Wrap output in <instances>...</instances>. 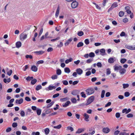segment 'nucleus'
<instances>
[{
	"label": "nucleus",
	"instance_id": "nucleus-26",
	"mask_svg": "<svg viewBox=\"0 0 135 135\" xmlns=\"http://www.w3.org/2000/svg\"><path fill=\"white\" fill-rule=\"evenodd\" d=\"M37 81V80L35 79H34L32 80L31 81V83L32 85L35 84Z\"/></svg>",
	"mask_w": 135,
	"mask_h": 135
},
{
	"label": "nucleus",
	"instance_id": "nucleus-28",
	"mask_svg": "<svg viewBox=\"0 0 135 135\" xmlns=\"http://www.w3.org/2000/svg\"><path fill=\"white\" fill-rule=\"evenodd\" d=\"M124 14V12L123 11H120L119 13V16L120 17H122Z\"/></svg>",
	"mask_w": 135,
	"mask_h": 135
},
{
	"label": "nucleus",
	"instance_id": "nucleus-6",
	"mask_svg": "<svg viewBox=\"0 0 135 135\" xmlns=\"http://www.w3.org/2000/svg\"><path fill=\"white\" fill-rule=\"evenodd\" d=\"M78 5V3L76 1H74L71 4V7L73 8H76Z\"/></svg>",
	"mask_w": 135,
	"mask_h": 135
},
{
	"label": "nucleus",
	"instance_id": "nucleus-16",
	"mask_svg": "<svg viewBox=\"0 0 135 135\" xmlns=\"http://www.w3.org/2000/svg\"><path fill=\"white\" fill-rule=\"evenodd\" d=\"M31 70L34 72H36L37 70V68L35 65L32 66L31 68Z\"/></svg>",
	"mask_w": 135,
	"mask_h": 135
},
{
	"label": "nucleus",
	"instance_id": "nucleus-33",
	"mask_svg": "<svg viewBox=\"0 0 135 135\" xmlns=\"http://www.w3.org/2000/svg\"><path fill=\"white\" fill-rule=\"evenodd\" d=\"M105 92V91L104 90H103L102 91L101 95V98H103L104 97Z\"/></svg>",
	"mask_w": 135,
	"mask_h": 135
},
{
	"label": "nucleus",
	"instance_id": "nucleus-32",
	"mask_svg": "<svg viewBox=\"0 0 135 135\" xmlns=\"http://www.w3.org/2000/svg\"><path fill=\"white\" fill-rule=\"evenodd\" d=\"M89 56L91 57H93L95 56V54L94 53L91 52L89 54Z\"/></svg>",
	"mask_w": 135,
	"mask_h": 135
},
{
	"label": "nucleus",
	"instance_id": "nucleus-8",
	"mask_svg": "<svg viewBox=\"0 0 135 135\" xmlns=\"http://www.w3.org/2000/svg\"><path fill=\"white\" fill-rule=\"evenodd\" d=\"M124 9L128 14H130L131 13V12L130 10V7L129 6L125 7Z\"/></svg>",
	"mask_w": 135,
	"mask_h": 135
},
{
	"label": "nucleus",
	"instance_id": "nucleus-25",
	"mask_svg": "<svg viewBox=\"0 0 135 135\" xmlns=\"http://www.w3.org/2000/svg\"><path fill=\"white\" fill-rule=\"evenodd\" d=\"M73 59L71 58H69V59H67L65 61V63L66 64H68L69 62H70L72 61Z\"/></svg>",
	"mask_w": 135,
	"mask_h": 135
},
{
	"label": "nucleus",
	"instance_id": "nucleus-14",
	"mask_svg": "<svg viewBox=\"0 0 135 135\" xmlns=\"http://www.w3.org/2000/svg\"><path fill=\"white\" fill-rule=\"evenodd\" d=\"M23 99L22 98H21L19 100L18 99L16 100V104H20L23 102Z\"/></svg>",
	"mask_w": 135,
	"mask_h": 135
},
{
	"label": "nucleus",
	"instance_id": "nucleus-62",
	"mask_svg": "<svg viewBox=\"0 0 135 135\" xmlns=\"http://www.w3.org/2000/svg\"><path fill=\"white\" fill-rule=\"evenodd\" d=\"M80 62V60H78L76 61H74V63H75L76 65H78L79 62Z\"/></svg>",
	"mask_w": 135,
	"mask_h": 135
},
{
	"label": "nucleus",
	"instance_id": "nucleus-24",
	"mask_svg": "<svg viewBox=\"0 0 135 135\" xmlns=\"http://www.w3.org/2000/svg\"><path fill=\"white\" fill-rule=\"evenodd\" d=\"M64 71L66 73H69L70 72V70L69 68H65L64 69Z\"/></svg>",
	"mask_w": 135,
	"mask_h": 135
},
{
	"label": "nucleus",
	"instance_id": "nucleus-59",
	"mask_svg": "<svg viewBox=\"0 0 135 135\" xmlns=\"http://www.w3.org/2000/svg\"><path fill=\"white\" fill-rule=\"evenodd\" d=\"M91 74V72L90 71H89L86 72V73L85 75L86 76H89Z\"/></svg>",
	"mask_w": 135,
	"mask_h": 135
},
{
	"label": "nucleus",
	"instance_id": "nucleus-55",
	"mask_svg": "<svg viewBox=\"0 0 135 135\" xmlns=\"http://www.w3.org/2000/svg\"><path fill=\"white\" fill-rule=\"evenodd\" d=\"M59 95V93H57L53 95L52 97L54 98H55L58 97Z\"/></svg>",
	"mask_w": 135,
	"mask_h": 135
},
{
	"label": "nucleus",
	"instance_id": "nucleus-40",
	"mask_svg": "<svg viewBox=\"0 0 135 135\" xmlns=\"http://www.w3.org/2000/svg\"><path fill=\"white\" fill-rule=\"evenodd\" d=\"M57 78V76L56 75H53L51 77V78L53 80H54L55 79H56Z\"/></svg>",
	"mask_w": 135,
	"mask_h": 135
},
{
	"label": "nucleus",
	"instance_id": "nucleus-12",
	"mask_svg": "<svg viewBox=\"0 0 135 135\" xmlns=\"http://www.w3.org/2000/svg\"><path fill=\"white\" fill-rule=\"evenodd\" d=\"M114 67V70L115 71H117L120 70L122 68V67L120 65L119 66H117L116 65H115Z\"/></svg>",
	"mask_w": 135,
	"mask_h": 135
},
{
	"label": "nucleus",
	"instance_id": "nucleus-17",
	"mask_svg": "<svg viewBox=\"0 0 135 135\" xmlns=\"http://www.w3.org/2000/svg\"><path fill=\"white\" fill-rule=\"evenodd\" d=\"M60 11L59 7L58 6L56 9V13L55 15V17L56 18L59 15Z\"/></svg>",
	"mask_w": 135,
	"mask_h": 135
},
{
	"label": "nucleus",
	"instance_id": "nucleus-35",
	"mask_svg": "<svg viewBox=\"0 0 135 135\" xmlns=\"http://www.w3.org/2000/svg\"><path fill=\"white\" fill-rule=\"evenodd\" d=\"M126 59H122L120 60V62L122 64H124L126 61Z\"/></svg>",
	"mask_w": 135,
	"mask_h": 135
},
{
	"label": "nucleus",
	"instance_id": "nucleus-53",
	"mask_svg": "<svg viewBox=\"0 0 135 135\" xmlns=\"http://www.w3.org/2000/svg\"><path fill=\"white\" fill-rule=\"evenodd\" d=\"M12 73V70H9V71L7 72V74L9 76H10L11 75Z\"/></svg>",
	"mask_w": 135,
	"mask_h": 135
},
{
	"label": "nucleus",
	"instance_id": "nucleus-10",
	"mask_svg": "<svg viewBox=\"0 0 135 135\" xmlns=\"http://www.w3.org/2000/svg\"><path fill=\"white\" fill-rule=\"evenodd\" d=\"M83 116L84 117V120L86 122H88L89 121L88 118L89 117V116L87 114L85 113L84 114Z\"/></svg>",
	"mask_w": 135,
	"mask_h": 135
},
{
	"label": "nucleus",
	"instance_id": "nucleus-9",
	"mask_svg": "<svg viewBox=\"0 0 135 135\" xmlns=\"http://www.w3.org/2000/svg\"><path fill=\"white\" fill-rule=\"evenodd\" d=\"M125 47L126 48L130 50H135V46H133L129 45H126Z\"/></svg>",
	"mask_w": 135,
	"mask_h": 135
},
{
	"label": "nucleus",
	"instance_id": "nucleus-7",
	"mask_svg": "<svg viewBox=\"0 0 135 135\" xmlns=\"http://www.w3.org/2000/svg\"><path fill=\"white\" fill-rule=\"evenodd\" d=\"M80 92V91L78 90H75L73 91L71 94L74 95H76L78 94Z\"/></svg>",
	"mask_w": 135,
	"mask_h": 135
},
{
	"label": "nucleus",
	"instance_id": "nucleus-5",
	"mask_svg": "<svg viewBox=\"0 0 135 135\" xmlns=\"http://www.w3.org/2000/svg\"><path fill=\"white\" fill-rule=\"evenodd\" d=\"M116 59L115 57L110 58L108 60V62L110 64H112L116 61Z\"/></svg>",
	"mask_w": 135,
	"mask_h": 135
},
{
	"label": "nucleus",
	"instance_id": "nucleus-39",
	"mask_svg": "<svg viewBox=\"0 0 135 135\" xmlns=\"http://www.w3.org/2000/svg\"><path fill=\"white\" fill-rule=\"evenodd\" d=\"M25 57L27 59H32V56L31 55H26Z\"/></svg>",
	"mask_w": 135,
	"mask_h": 135
},
{
	"label": "nucleus",
	"instance_id": "nucleus-58",
	"mask_svg": "<svg viewBox=\"0 0 135 135\" xmlns=\"http://www.w3.org/2000/svg\"><path fill=\"white\" fill-rule=\"evenodd\" d=\"M128 20L127 18H124L123 20V22L126 23L128 21Z\"/></svg>",
	"mask_w": 135,
	"mask_h": 135
},
{
	"label": "nucleus",
	"instance_id": "nucleus-20",
	"mask_svg": "<svg viewBox=\"0 0 135 135\" xmlns=\"http://www.w3.org/2000/svg\"><path fill=\"white\" fill-rule=\"evenodd\" d=\"M84 128H79L78 129V131L76 132V133H80L83 132L84 131Z\"/></svg>",
	"mask_w": 135,
	"mask_h": 135
},
{
	"label": "nucleus",
	"instance_id": "nucleus-56",
	"mask_svg": "<svg viewBox=\"0 0 135 135\" xmlns=\"http://www.w3.org/2000/svg\"><path fill=\"white\" fill-rule=\"evenodd\" d=\"M20 114L22 117H24L25 115V113L24 111H21L20 113Z\"/></svg>",
	"mask_w": 135,
	"mask_h": 135
},
{
	"label": "nucleus",
	"instance_id": "nucleus-49",
	"mask_svg": "<svg viewBox=\"0 0 135 135\" xmlns=\"http://www.w3.org/2000/svg\"><path fill=\"white\" fill-rule=\"evenodd\" d=\"M12 126L13 127L15 128L17 126V123L14 122L12 124Z\"/></svg>",
	"mask_w": 135,
	"mask_h": 135
},
{
	"label": "nucleus",
	"instance_id": "nucleus-27",
	"mask_svg": "<svg viewBox=\"0 0 135 135\" xmlns=\"http://www.w3.org/2000/svg\"><path fill=\"white\" fill-rule=\"evenodd\" d=\"M44 132H45L46 134L47 135L48 134L49 132V129L48 128H46L44 130Z\"/></svg>",
	"mask_w": 135,
	"mask_h": 135
},
{
	"label": "nucleus",
	"instance_id": "nucleus-15",
	"mask_svg": "<svg viewBox=\"0 0 135 135\" xmlns=\"http://www.w3.org/2000/svg\"><path fill=\"white\" fill-rule=\"evenodd\" d=\"M56 88V87L55 86H51V85H50L48 87V88H46L45 89L46 90H52L53 89H55Z\"/></svg>",
	"mask_w": 135,
	"mask_h": 135
},
{
	"label": "nucleus",
	"instance_id": "nucleus-50",
	"mask_svg": "<svg viewBox=\"0 0 135 135\" xmlns=\"http://www.w3.org/2000/svg\"><path fill=\"white\" fill-rule=\"evenodd\" d=\"M61 127V124H59L57 126H54V128H57V129H59Z\"/></svg>",
	"mask_w": 135,
	"mask_h": 135
},
{
	"label": "nucleus",
	"instance_id": "nucleus-48",
	"mask_svg": "<svg viewBox=\"0 0 135 135\" xmlns=\"http://www.w3.org/2000/svg\"><path fill=\"white\" fill-rule=\"evenodd\" d=\"M67 128L68 129L70 130L71 132H72L74 131L73 128L70 126H68L67 127Z\"/></svg>",
	"mask_w": 135,
	"mask_h": 135
},
{
	"label": "nucleus",
	"instance_id": "nucleus-43",
	"mask_svg": "<svg viewBox=\"0 0 135 135\" xmlns=\"http://www.w3.org/2000/svg\"><path fill=\"white\" fill-rule=\"evenodd\" d=\"M71 101L73 103H75L76 102V99L75 98L71 99Z\"/></svg>",
	"mask_w": 135,
	"mask_h": 135
},
{
	"label": "nucleus",
	"instance_id": "nucleus-46",
	"mask_svg": "<svg viewBox=\"0 0 135 135\" xmlns=\"http://www.w3.org/2000/svg\"><path fill=\"white\" fill-rule=\"evenodd\" d=\"M60 38V37H57L55 39L51 40V41L52 42L54 41H55L59 40Z\"/></svg>",
	"mask_w": 135,
	"mask_h": 135
},
{
	"label": "nucleus",
	"instance_id": "nucleus-51",
	"mask_svg": "<svg viewBox=\"0 0 135 135\" xmlns=\"http://www.w3.org/2000/svg\"><path fill=\"white\" fill-rule=\"evenodd\" d=\"M119 135H129V134L126 132H120L119 133Z\"/></svg>",
	"mask_w": 135,
	"mask_h": 135
},
{
	"label": "nucleus",
	"instance_id": "nucleus-29",
	"mask_svg": "<svg viewBox=\"0 0 135 135\" xmlns=\"http://www.w3.org/2000/svg\"><path fill=\"white\" fill-rule=\"evenodd\" d=\"M36 112L37 115H40L41 114V109L37 108Z\"/></svg>",
	"mask_w": 135,
	"mask_h": 135
},
{
	"label": "nucleus",
	"instance_id": "nucleus-44",
	"mask_svg": "<svg viewBox=\"0 0 135 135\" xmlns=\"http://www.w3.org/2000/svg\"><path fill=\"white\" fill-rule=\"evenodd\" d=\"M63 84L65 85H67L68 84V81L66 80H63L62 81Z\"/></svg>",
	"mask_w": 135,
	"mask_h": 135
},
{
	"label": "nucleus",
	"instance_id": "nucleus-19",
	"mask_svg": "<svg viewBox=\"0 0 135 135\" xmlns=\"http://www.w3.org/2000/svg\"><path fill=\"white\" fill-rule=\"evenodd\" d=\"M100 52H101L100 54L102 55H104L105 54V50L104 49H101L100 51Z\"/></svg>",
	"mask_w": 135,
	"mask_h": 135
},
{
	"label": "nucleus",
	"instance_id": "nucleus-64",
	"mask_svg": "<svg viewBox=\"0 0 135 135\" xmlns=\"http://www.w3.org/2000/svg\"><path fill=\"white\" fill-rule=\"evenodd\" d=\"M110 95V93L109 92H107L105 94V96L106 97H109Z\"/></svg>",
	"mask_w": 135,
	"mask_h": 135
},
{
	"label": "nucleus",
	"instance_id": "nucleus-11",
	"mask_svg": "<svg viewBox=\"0 0 135 135\" xmlns=\"http://www.w3.org/2000/svg\"><path fill=\"white\" fill-rule=\"evenodd\" d=\"M76 71L77 73L79 75H81V74L83 72V70L80 68L77 69Z\"/></svg>",
	"mask_w": 135,
	"mask_h": 135
},
{
	"label": "nucleus",
	"instance_id": "nucleus-22",
	"mask_svg": "<svg viewBox=\"0 0 135 135\" xmlns=\"http://www.w3.org/2000/svg\"><path fill=\"white\" fill-rule=\"evenodd\" d=\"M21 43L20 41H18L16 43V47L17 48H19L21 46Z\"/></svg>",
	"mask_w": 135,
	"mask_h": 135
},
{
	"label": "nucleus",
	"instance_id": "nucleus-60",
	"mask_svg": "<svg viewBox=\"0 0 135 135\" xmlns=\"http://www.w3.org/2000/svg\"><path fill=\"white\" fill-rule=\"evenodd\" d=\"M25 100L27 101H31V99L28 97H26L25 98Z\"/></svg>",
	"mask_w": 135,
	"mask_h": 135
},
{
	"label": "nucleus",
	"instance_id": "nucleus-38",
	"mask_svg": "<svg viewBox=\"0 0 135 135\" xmlns=\"http://www.w3.org/2000/svg\"><path fill=\"white\" fill-rule=\"evenodd\" d=\"M78 35L79 36H81L84 35V32L82 31L79 32L78 33Z\"/></svg>",
	"mask_w": 135,
	"mask_h": 135
},
{
	"label": "nucleus",
	"instance_id": "nucleus-18",
	"mask_svg": "<svg viewBox=\"0 0 135 135\" xmlns=\"http://www.w3.org/2000/svg\"><path fill=\"white\" fill-rule=\"evenodd\" d=\"M126 71V70L125 69L122 68L119 70V73L121 74H124Z\"/></svg>",
	"mask_w": 135,
	"mask_h": 135
},
{
	"label": "nucleus",
	"instance_id": "nucleus-61",
	"mask_svg": "<svg viewBox=\"0 0 135 135\" xmlns=\"http://www.w3.org/2000/svg\"><path fill=\"white\" fill-rule=\"evenodd\" d=\"M93 61V59H88L86 61V62L88 63H90Z\"/></svg>",
	"mask_w": 135,
	"mask_h": 135
},
{
	"label": "nucleus",
	"instance_id": "nucleus-57",
	"mask_svg": "<svg viewBox=\"0 0 135 135\" xmlns=\"http://www.w3.org/2000/svg\"><path fill=\"white\" fill-rule=\"evenodd\" d=\"M125 35H126L125 33L123 31H122L121 32V33L120 34V36H124Z\"/></svg>",
	"mask_w": 135,
	"mask_h": 135
},
{
	"label": "nucleus",
	"instance_id": "nucleus-45",
	"mask_svg": "<svg viewBox=\"0 0 135 135\" xmlns=\"http://www.w3.org/2000/svg\"><path fill=\"white\" fill-rule=\"evenodd\" d=\"M81 97L84 98H85L86 97V95L84 93L82 92L81 93Z\"/></svg>",
	"mask_w": 135,
	"mask_h": 135
},
{
	"label": "nucleus",
	"instance_id": "nucleus-42",
	"mask_svg": "<svg viewBox=\"0 0 135 135\" xmlns=\"http://www.w3.org/2000/svg\"><path fill=\"white\" fill-rule=\"evenodd\" d=\"M111 71H110V69L108 68L107 69V73L106 74L107 75H109L110 74Z\"/></svg>",
	"mask_w": 135,
	"mask_h": 135
},
{
	"label": "nucleus",
	"instance_id": "nucleus-21",
	"mask_svg": "<svg viewBox=\"0 0 135 135\" xmlns=\"http://www.w3.org/2000/svg\"><path fill=\"white\" fill-rule=\"evenodd\" d=\"M70 103V102L69 101H68L65 104L63 105L62 106L64 107H67Z\"/></svg>",
	"mask_w": 135,
	"mask_h": 135
},
{
	"label": "nucleus",
	"instance_id": "nucleus-34",
	"mask_svg": "<svg viewBox=\"0 0 135 135\" xmlns=\"http://www.w3.org/2000/svg\"><path fill=\"white\" fill-rule=\"evenodd\" d=\"M68 99L67 97H66L61 99H60V101L61 102H63L65 101Z\"/></svg>",
	"mask_w": 135,
	"mask_h": 135
},
{
	"label": "nucleus",
	"instance_id": "nucleus-1",
	"mask_svg": "<svg viewBox=\"0 0 135 135\" xmlns=\"http://www.w3.org/2000/svg\"><path fill=\"white\" fill-rule=\"evenodd\" d=\"M86 94L88 95H90L94 93V90L93 88H89L86 90Z\"/></svg>",
	"mask_w": 135,
	"mask_h": 135
},
{
	"label": "nucleus",
	"instance_id": "nucleus-36",
	"mask_svg": "<svg viewBox=\"0 0 135 135\" xmlns=\"http://www.w3.org/2000/svg\"><path fill=\"white\" fill-rule=\"evenodd\" d=\"M61 71L60 69H58L56 70V74L59 75L61 74Z\"/></svg>",
	"mask_w": 135,
	"mask_h": 135
},
{
	"label": "nucleus",
	"instance_id": "nucleus-37",
	"mask_svg": "<svg viewBox=\"0 0 135 135\" xmlns=\"http://www.w3.org/2000/svg\"><path fill=\"white\" fill-rule=\"evenodd\" d=\"M123 88L125 89L128 88L129 86V85L128 84H123Z\"/></svg>",
	"mask_w": 135,
	"mask_h": 135
},
{
	"label": "nucleus",
	"instance_id": "nucleus-2",
	"mask_svg": "<svg viewBox=\"0 0 135 135\" xmlns=\"http://www.w3.org/2000/svg\"><path fill=\"white\" fill-rule=\"evenodd\" d=\"M94 96L90 97L88 100L86 104V105H87L90 104L94 100Z\"/></svg>",
	"mask_w": 135,
	"mask_h": 135
},
{
	"label": "nucleus",
	"instance_id": "nucleus-52",
	"mask_svg": "<svg viewBox=\"0 0 135 135\" xmlns=\"http://www.w3.org/2000/svg\"><path fill=\"white\" fill-rule=\"evenodd\" d=\"M84 42L86 45H88L89 43V40L88 39H86L84 41Z\"/></svg>",
	"mask_w": 135,
	"mask_h": 135
},
{
	"label": "nucleus",
	"instance_id": "nucleus-3",
	"mask_svg": "<svg viewBox=\"0 0 135 135\" xmlns=\"http://www.w3.org/2000/svg\"><path fill=\"white\" fill-rule=\"evenodd\" d=\"M118 6L117 3L116 2L114 3L111 6V7L109 8L108 10V12H109L110 11L112 10L114 8L117 7Z\"/></svg>",
	"mask_w": 135,
	"mask_h": 135
},
{
	"label": "nucleus",
	"instance_id": "nucleus-54",
	"mask_svg": "<svg viewBox=\"0 0 135 135\" xmlns=\"http://www.w3.org/2000/svg\"><path fill=\"white\" fill-rule=\"evenodd\" d=\"M115 116L117 118H119L120 116V113H116L115 114Z\"/></svg>",
	"mask_w": 135,
	"mask_h": 135
},
{
	"label": "nucleus",
	"instance_id": "nucleus-63",
	"mask_svg": "<svg viewBox=\"0 0 135 135\" xmlns=\"http://www.w3.org/2000/svg\"><path fill=\"white\" fill-rule=\"evenodd\" d=\"M120 131L118 130H117L115 131L114 133V135H117L119 132Z\"/></svg>",
	"mask_w": 135,
	"mask_h": 135
},
{
	"label": "nucleus",
	"instance_id": "nucleus-23",
	"mask_svg": "<svg viewBox=\"0 0 135 135\" xmlns=\"http://www.w3.org/2000/svg\"><path fill=\"white\" fill-rule=\"evenodd\" d=\"M44 52L43 51H37L34 52V53L37 54L38 55H41L43 54Z\"/></svg>",
	"mask_w": 135,
	"mask_h": 135
},
{
	"label": "nucleus",
	"instance_id": "nucleus-47",
	"mask_svg": "<svg viewBox=\"0 0 135 135\" xmlns=\"http://www.w3.org/2000/svg\"><path fill=\"white\" fill-rule=\"evenodd\" d=\"M130 94L128 92H126L124 93V96L125 97H127L129 96Z\"/></svg>",
	"mask_w": 135,
	"mask_h": 135
},
{
	"label": "nucleus",
	"instance_id": "nucleus-13",
	"mask_svg": "<svg viewBox=\"0 0 135 135\" xmlns=\"http://www.w3.org/2000/svg\"><path fill=\"white\" fill-rule=\"evenodd\" d=\"M110 129L108 128H104L103 129V132L105 133H108L110 131Z\"/></svg>",
	"mask_w": 135,
	"mask_h": 135
},
{
	"label": "nucleus",
	"instance_id": "nucleus-41",
	"mask_svg": "<svg viewBox=\"0 0 135 135\" xmlns=\"http://www.w3.org/2000/svg\"><path fill=\"white\" fill-rule=\"evenodd\" d=\"M133 117V114L131 113L127 115V117L128 118H132Z\"/></svg>",
	"mask_w": 135,
	"mask_h": 135
},
{
	"label": "nucleus",
	"instance_id": "nucleus-30",
	"mask_svg": "<svg viewBox=\"0 0 135 135\" xmlns=\"http://www.w3.org/2000/svg\"><path fill=\"white\" fill-rule=\"evenodd\" d=\"M42 86L41 85H38L37 86L36 88V90H38L41 89Z\"/></svg>",
	"mask_w": 135,
	"mask_h": 135
},
{
	"label": "nucleus",
	"instance_id": "nucleus-31",
	"mask_svg": "<svg viewBox=\"0 0 135 135\" xmlns=\"http://www.w3.org/2000/svg\"><path fill=\"white\" fill-rule=\"evenodd\" d=\"M83 45V43L82 42H79L77 45V47H81Z\"/></svg>",
	"mask_w": 135,
	"mask_h": 135
},
{
	"label": "nucleus",
	"instance_id": "nucleus-4",
	"mask_svg": "<svg viewBox=\"0 0 135 135\" xmlns=\"http://www.w3.org/2000/svg\"><path fill=\"white\" fill-rule=\"evenodd\" d=\"M27 36V34L22 33L20 35V38L21 40L23 41L25 39Z\"/></svg>",
	"mask_w": 135,
	"mask_h": 135
}]
</instances>
